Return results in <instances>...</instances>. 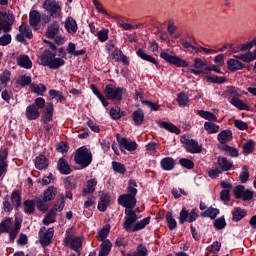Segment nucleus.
Wrapping results in <instances>:
<instances>
[{"label":"nucleus","mask_w":256,"mask_h":256,"mask_svg":"<svg viewBox=\"0 0 256 256\" xmlns=\"http://www.w3.org/2000/svg\"><path fill=\"white\" fill-rule=\"evenodd\" d=\"M118 203L121 205V207H125L123 228L125 231H127V233H135V231H141L142 229H145L149 223H151V217L149 216L135 223L138 221L141 215H137V212L133 210L135 209V205H137V198L134 196L129 194H122L118 197Z\"/></svg>","instance_id":"nucleus-1"},{"label":"nucleus","mask_w":256,"mask_h":256,"mask_svg":"<svg viewBox=\"0 0 256 256\" xmlns=\"http://www.w3.org/2000/svg\"><path fill=\"white\" fill-rule=\"evenodd\" d=\"M97 37H98L99 41H101V43H105V41H107V39H109V30H107V29L100 30L97 34Z\"/></svg>","instance_id":"nucleus-61"},{"label":"nucleus","mask_w":256,"mask_h":256,"mask_svg":"<svg viewBox=\"0 0 256 256\" xmlns=\"http://www.w3.org/2000/svg\"><path fill=\"white\" fill-rule=\"evenodd\" d=\"M236 59H240V61H243V63H251L252 61H255L256 59V50L247 52L244 54H240L238 56H235Z\"/></svg>","instance_id":"nucleus-27"},{"label":"nucleus","mask_w":256,"mask_h":256,"mask_svg":"<svg viewBox=\"0 0 256 256\" xmlns=\"http://www.w3.org/2000/svg\"><path fill=\"white\" fill-rule=\"evenodd\" d=\"M35 202L38 211H42L43 213H45V211L49 209V206L47 205L49 201L45 200L43 197L37 198Z\"/></svg>","instance_id":"nucleus-39"},{"label":"nucleus","mask_w":256,"mask_h":256,"mask_svg":"<svg viewBox=\"0 0 256 256\" xmlns=\"http://www.w3.org/2000/svg\"><path fill=\"white\" fill-rule=\"evenodd\" d=\"M114 19L116 20L118 25L122 27V29H124L125 31H131L133 29V24L123 22V18H121L120 16H115Z\"/></svg>","instance_id":"nucleus-50"},{"label":"nucleus","mask_w":256,"mask_h":256,"mask_svg":"<svg viewBox=\"0 0 256 256\" xmlns=\"http://www.w3.org/2000/svg\"><path fill=\"white\" fill-rule=\"evenodd\" d=\"M123 88L115 87L113 84L106 85L104 94L108 101H121L123 99Z\"/></svg>","instance_id":"nucleus-7"},{"label":"nucleus","mask_w":256,"mask_h":256,"mask_svg":"<svg viewBox=\"0 0 256 256\" xmlns=\"http://www.w3.org/2000/svg\"><path fill=\"white\" fill-rule=\"evenodd\" d=\"M160 57L167 63H171V65H175L176 67H187L189 65L187 61L179 58L177 55H175V52L170 50L161 52Z\"/></svg>","instance_id":"nucleus-5"},{"label":"nucleus","mask_w":256,"mask_h":256,"mask_svg":"<svg viewBox=\"0 0 256 256\" xmlns=\"http://www.w3.org/2000/svg\"><path fill=\"white\" fill-rule=\"evenodd\" d=\"M19 231H21V223L19 221L13 224V220L8 218L0 223V233H9L10 241H15Z\"/></svg>","instance_id":"nucleus-3"},{"label":"nucleus","mask_w":256,"mask_h":256,"mask_svg":"<svg viewBox=\"0 0 256 256\" xmlns=\"http://www.w3.org/2000/svg\"><path fill=\"white\" fill-rule=\"evenodd\" d=\"M65 245H68L73 251L81 249L83 242L78 236L68 235L64 240Z\"/></svg>","instance_id":"nucleus-14"},{"label":"nucleus","mask_w":256,"mask_h":256,"mask_svg":"<svg viewBox=\"0 0 256 256\" xmlns=\"http://www.w3.org/2000/svg\"><path fill=\"white\" fill-rule=\"evenodd\" d=\"M253 149H255V141L253 140H249L243 145V153L245 155L253 153Z\"/></svg>","instance_id":"nucleus-51"},{"label":"nucleus","mask_w":256,"mask_h":256,"mask_svg":"<svg viewBox=\"0 0 256 256\" xmlns=\"http://www.w3.org/2000/svg\"><path fill=\"white\" fill-rule=\"evenodd\" d=\"M95 187H97V179L92 178L87 181L86 186L83 188L82 195H89L95 193Z\"/></svg>","instance_id":"nucleus-22"},{"label":"nucleus","mask_w":256,"mask_h":256,"mask_svg":"<svg viewBox=\"0 0 256 256\" xmlns=\"http://www.w3.org/2000/svg\"><path fill=\"white\" fill-rule=\"evenodd\" d=\"M74 161L77 165H80L82 169L89 167L93 161V154L86 147H80L76 150Z\"/></svg>","instance_id":"nucleus-4"},{"label":"nucleus","mask_w":256,"mask_h":256,"mask_svg":"<svg viewBox=\"0 0 256 256\" xmlns=\"http://www.w3.org/2000/svg\"><path fill=\"white\" fill-rule=\"evenodd\" d=\"M232 215L233 221H241V219H243V217H245L247 213L241 208H234V210L232 211Z\"/></svg>","instance_id":"nucleus-45"},{"label":"nucleus","mask_w":256,"mask_h":256,"mask_svg":"<svg viewBox=\"0 0 256 256\" xmlns=\"http://www.w3.org/2000/svg\"><path fill=\"white\" fill-rule=\"evenodd\" d=\"M43 9L49 13L50 17L57 19L61 17V4L57 0H45L42 4Z\"/></svg>","instance_id":"nucleus-6"},{"label":"nucleus","mask_w":256,"mask_h":256,"mask_svg":"<svg viewBox=\"0 0 256 256\" xmlns=\"http://www.w3.org/2000/svg\"><path fill=\"white\" fill-rule=\"evenodd\" d=\"M221 173H223V171L219 168H212L208 171V175L211 179H217Z\"/></svg>","instance_id":"nucleus-63"},{"label":"nucleus","mask_w":256,"mask_h":256,"mask_svg":"<svg viewBox=\"0 0 256 256\" xmlns=\"http://www.w3.org/2000/svg\"><path fill=\"white\" fill-rule=\"evenodd\" d=\"M107 207H109V195L104 194L100 198V201L98 203V209L102 212H105L107 211Z\"/></svg>","instance_id":"nucleus-36"},{"label":"nucleus","mask_w":256,"mask_h":256,"mask_svg":"<svg viewBox=\"0 0 256 256\" xmlns=\"http://www.w3.org/2000/svg\"><path fill=\"white\" fill-rule=\"evenodd\" d=\"M58 171L62 175H69L71 173V166H69V163L65 158H60L58 160Z\"/></svg>","instance_id":"nucleus-21"},{"label":"nucleus","mask_w":256,"mask_h":256,"mask_svg":"<svg viewBox=\"0 0 256 256\" xmlns=\"http://www.w3.org/2000/svg\"><path fill=\"white\" fill-rule=\"evenodd\" d=\"M136 53L138 57H140V59H143L144 61H148V63H153V65H157V60L153 56L145 53V50L140 48L137 50Z\"/></svg>","instance_id":"nucleus-33"},{"label":"nucleus","mask_w":256,"mask_h":256,"mask_svg":"<svg viewBox=\"0 0 256 256\" xmlns=\"http://www.w3.org/2000/svg\"><path fill=\"white\" fill-rule=\"evenodd\" d=\"M217 139L221 145L229 143V141L233 139V132L230 130H223L218 134Z\"/></svg>","instance_id":"nucleus-23"},{"label":"nucleus","mask_w":256,"mask_h":256,"mask_svg":"<svg viewBox=\"0 0 256 256\" xmlns=\"http://www.w3.org/2000/svg\"><path fill=\"white\" fill-rule=\"evenodd\" d=\"M158 125L162 129H166V131H170V133H175L176 135H179L181 133L179 128H177V126H175V125H173L171 123L159 121Z\"/></svg>","instance_id":"nucleus-31"},{"label":"nucleus","mask_w":256,"mask_h":256,"mask_svg":"<svg viewBox=\"0 0 256 256\" xmlns=\"http://www.w3.org/2000/svg\"><path fill=\"white\" fill-rule=\"evenodd\" d=\"M35 200L24 201V213L31 214L35 213Z\"/></svg>","instance_id":"nucleus-44"},{"label":"nucleus","mask_w":256,"mask_h":256,"mask_svg":"<svg viewBox=\"0 0 256 256\" xmlns=\"http://www.w3.org/2000/svg\"><path fill=\"white\" fill-rule=\"evenodd\" d=\"M55 233V230L53 228H47L42 227L39 231V242L42 245V247H49L51 245V241H53V235Z\"/></svg>","instance_id":"nucleus-9"},{"label":"nucleus","mask_w":256,"mask_h":256,"mask_svg":"<svg viewBox=\"0 0 256 256\" xmlns=\"http://www.w3.org/2000/svg\"><path fill=\"white\" fill-rule=\"evenodd\" d=\"M29 22L31 27H37L41 23V13L37 10L30 11Z\"/></svg>","instance_id":"nucleus-24"},{"label":"nucleus","mask_w":256,"mask_h":256,"mask_svg":"<svg viewBox=\"0 0 256 256\" xmlns=\"http://www.w3.org/2000/svg\"><path fill=\"white\" fill-rule=\"evenodd\" d=\"M134 256H147V247L139 245L134 253Z\"/></svg>","instance_id":"nucleus-64"},{"label":"nucleus","mask_w":256,"mask_h":256,"mask_svg":"<svg viewBox=\"0 0 256 256\" xmlns=\"http://www.w3.org/2000/svg\"><path fill=\"white\" fill-rule=\"evenodd\" d=\"M182 45L188 53H199L198 47L193 46V44L187 40H183Z\"/></svg>","instance_id":"nucleus-53"},{"label":"nucleus","mask_w":256,"mask_h":256,"mask_svg":"<svg viewBox=\"0 0 256 256\" xmlns=\"http://www.w3.org/2000/svg\"><path fill=\"white\" fill-rule=\"evenodd\" d=\"M197 217H199V214L197 213V209L193 208L191 212L187 211L186 208H183L180 211L179 215V223L180 225H183V223H193V221H197Z\"/></svg>","instance_id":"nucleus-10"},{"label":"nucleus","mask_w":256,"mask_h":256,"mask_svg":"<svg viewBox=\"0 0 256 256\" xmlns=\"http://www.w3.org/2000/svg\"><path fill=\"white\" fill-rule=\"evenodd\" d=\"M30 90L32 93H36V95H44L45 91H47V88L43 84L32 83L30 85Z\"/></svg>","instance_id":"nucleus-38"},{"label":"nucleus","mask_w":256,"mask_h":256,"mask_svg":"<svg viewBox=\"0 0 256 256\" xmlns=\"http://www.w3.org/2000/svg\"><path fill=\"white\" fill-rule=\"evenodd\" d=\"M144 119H145V113L143 112V110L138 109L133 112L132 120L134 121V125H137V126L143 125Z\"/></svg>","instance_id":"nucleus-28"},{"label":"nucleus","mask_w":256,"mask_h":256,"mask_svg":"<svg viewBox=\"0 0 256 256\" xmlns=\"http://www.w3.org/2000/svg\"><path fill=\"white\" fill-rule=\"evenodd\" d=\"M55 195H57V189H55V187L50 186L45 192H44V196L42 197V199H45V201H53V199H55Z\"/></svg>","instance_id":"nucleus-35"},{"label":"nucleus","mask_w":256,"mask_h":256,"mask_svg":"<svg viewBox=\"0 0 256 256\" xmlns=\"http://www.w3.org/2000/svg\"><path fill=\"white\" fill-rule=\"evenodd\" d=\"M112 247H113V244L111 243L110 240H104L100 245L99 253L107 256L109 253H111Z\"/></svg>","instance_id":"nucleus-34"},{"label":"nucleus","mask_w":256,"mask_h":256,"mask_svg":"<svg viewBox=\"0 0 256 256\" xmlns=\"http://www.w3.org/2000/svg\"><path fill=\"white\" fill-rule=\"evenodd\" d=\"M128 195H131L132 197H137V182L135 180H130L128 182L127 187Z\"/></svg>","instance_id":"nucleus-47"},{"label":"nucleus","mask_w":256,"mask_h":256,"mask_svg":"<svg viewBox=\"0 0 256 256\" xmlns=\"http://www.w3.org/2000/svg\"><path fill=\"white\" fill-rule=\"evenodd\" d=\"M122 115H123V111H121V108L119 107L111 108L110 116L112 117V119H115V120L121 119Z\"/></svg>","instance_id":"nucleus-56"},{"label":"nucleus","mask_w":256,"mask_h":256,"mask_svg":"<svg viewBox=\"0 0 256 256\" xmlns=\"http://www.w3.org/2000/svg\"><path fill=\"white\" fill-rule=\"evenodd\" d=\"M180 165H182V167H185L186 169H193V167H195V163L185 158L180 159Z\"/></svg>","instance_id":"nucleus-62"},{"label":"nucleus","mask_w":256,"mask_h":256,"mask_svg":"<svg viewBox=\"0 0 256 256\" xmlns=\"http://www.w3.org/2000/svg\"><path fill=\"white\" fill-rule=\"evenodd\" d=\"M230 103L231 105L237 107V109H240L241 111H249V107L247 106V104L243 103V101H241L240 99L233 98L230 101Z\"/></svg>","instance_id":"nucleus-43"},{"label":"nucleus","mask_w":256,"mask_h":256,"mask_svg":"<svg viewBox=\"0 0 256 256\" xmlns=\"http://www.w3.org/2000/svg\"><path fill=\"white\" fill-rule=\"evenodd\" d=\"M40 63L43 65V67L57 70L65 65V60H63V58L57 57V55L51 50H45L40 56Z\"/></svg>","instance_id":"nucleus-2"},{"label":"nucleus","mask_w":256,"mask_h":256,"mask_svg":"<svg viewBox=\"0 0 256 256\" xmlns=\"http://www.w3.org/2000/svg\"><path fill=\"white\" fill-rule=\"evenodd\" d=\"M166 222L170 231H173V229H177V221L175 220V218H173V213H166Z\"/></svg>","instance_id":"nucleus-42"},{"label":"nucleus","mask_w":256,"mask_h":256,"mask_svg":"<svg viewBox=\"0 0 256 256\" xmlns=\"http://www.w3.org/2000/svg\"><path fill=\"white\" fill-rule=\"evenodd\" d=\"M239 180L242 183H247V181H249V167L248 166L242 167V172L239 175Z\"/></svg>","instance_id":"nucleus-54"},{"label":"nucleus","mask_w":256,"mask_h":256,"mask_svg":"<svg viewBox=\"0 0 256 256\" xmlns=\"http://www.w3.org/2000/svg\"><path fill=\"white\" fill-rule=\"evenodd\" d=\"M31 84V76L21 75L16 79V85L18 87H27V85Z\"/></svg>","instance_id":"nucleus-40"},{"label":"nucleus","mask_w":256,"mask_h":256,"mask_svg":"<svg viewBox=\"0 0 256 256\" xmlns=\"http://www.w3.org/2000/svg\"><path fill=\"white\" fill-rule=\"evenodd\" d=\"M11 202L15 207H21V193L19 191L12 192Z\"/></svg>","instance_id":"nucleus-48"},{"label":"nucleus","mask_w":256,"mask_h":256,"mask_svg":"<svg viewBox=\"0 0 256 256\" xmlns=\"http://www.w3.org/2000/svg\"><path fill=\"white\" fill-rule=\"evenodd\" d=\"M112 169L116 172V173H120L121 175L125 174V166L119 162H112Z\"/></svg>","instance_id":"nucleus-58"},{"label":"nucleus","mask_w":256,"mask_h":256,"mask_svg":"<svg viewBox=\"0 0 256 256\" xmlns=\"http://www.w3.org/2000/svg\"><path fill=\"white\" fill-rule=\"evenodd\" d=\"M0 81L2 85H7L9 81H11V71L5 70L1 75H0Z\"/></svg>","instance_id":"nucleus-57"},{"label":"nucleus","mask_w":256,"mask_h":256,"mask_svg":"<svg viewBox=\"0 0 256 256\" xmlns=\"http://www.w3.org/2000/svg\"><path fill=\"white\" fill-rule=\"evenodd\" d=\"M60 31L61 26L59 25V22L54 21L47 27L46 37L48 39H55V37L59 35Z\"/></svg>","instance_id":"nucleus-17"},{"label":"nucleus","mask_w":256,"mask_h":256,"mask_svg":"<svg viewBox=\"0 0 256 256\" xmlns=\"http://www.w3.org/2000/svg\"><path fill=\"white\" fill-rule=\"evenodd\" d=\"M160 164L164 171H171L175 167V160L171 157H166L161 160Z\"/></svg>","instance_id":"nucleus-32"},{"label":"nucleus","mask_w":256,"mask_h":256,"mask_svg":"<svg viewBox=\"0 0 256 256\" xmlns=\"http://www.w3.org/2000/svg\"><path fill=\"white\" fill-rule=\"evenodd\" d=\"M50 97H54V99L58 100L60 103L65 101V96H63V92L57 90H50L49 91Z\"/></svg>","instance_id":"nucleus-55"},{"label":"nucleus","mask_w":256,"mask_h":256,"mask_svg":"<svg viewBox=\"0 0 256 256\" xmlns=\"http://www.w3.org/2000/svg\"><path fill=\"white\" fill-rule=\"evenodd\" d=\"M11 34L6 33L0 37V45L1 47H7L11 43Z\"/></svg>","instance_id":"nucleus-59"},{"label":"nucleus","mask_w":256,"mask_h":256,"mask_svg":"<svg viewBox=\"0 0 256 256\" xmlns=\"http://www.w3.org/2000/svg\"><path fill=\"white\" fill-rule=\"evenodd\" d=\"M197 115H199V117H202V119H205L208 122H217V117L215 116V114H213L210 111H205V110H197Z\"/></svg>","instance_id":"nucleus-30"},{"label":"nucleus","mask_w":256,"mask_h":256,"mask_svg":"<svg viewBox=\"0 0 256 256\" xmlns=\"http://www.w3.org/2000/svg\"><path fill=\"white\" fill-rule=\"evenodd\" d=\"M227 67L229 71H239L241 69H245V64L237 59H230L227 62Z\"/></svg>","instance_id":"nucleus-25"},{"label":"nucleus","mask_w":256,"mask_h":256,"mask_svg":"<svg viewBox=\"0 0 256 256\" xmlns=\"http://www.w3.org/2000/svg\"><path fill=\"white\" fill-rule=\"evenodd\" d=\"M64 28L66 29L69 35H75L79 30V26L77 25V20L75 18L68 16L64 21Z\"/></svg>","instance_id":"nucleus-15"},{"label":"nucleus","mask_w":256,"mask_h":256,"mask_svg":"<svg viewBox=\"0 0 256 256\" xmlns=\"http://www.w3.org/2000/svg\"><path fill=\"white\" fill-rule=\"evenodd\" d=\"M17 64L23 69H31L33 67V62L31 61V58H29L25 54L18 56Z\"/></svg>","instance_id":"nucleus-19"},{"label":"nucleus","mask_w":256,"mask_h":256,"mask_svg":"<svg viewBox=\"0 0 256 256\" xmlns=\"http://www.w3.org/2000/svg\"><path fill=\"white\" fill-rule=\"evenodd\" d=\"M34 164L36 169H47V167H49V161L47 160V157H45V155H40L38 157L35 158L34 160Z\"/></svg>","instance_id":"nucleus-26"},{"label":"nucleus","mask_w":256,"mask_h":256,"mask_svg":"<svg viewBox=\"0 0 256 256\" xmlns=\"http://www.w3.org/2000/svg\"><path fill=\"white\" fill-rule=\"evenodd\" d=\"M25 115L28 121H35V119H39V117H41V112H39V109L35 104H30L26 108Z\"/></svg>","instance_id":"nucleus-18"},{"label":"nucleus","mask_w":256,"mask_h":256,"mask_svg":"<svg viewBox=\"0 0 256 256\" xmlns=\"http://www.w3.org/2000/svg\"><path fill=\"white\" fill-rule=\"evenodd\" d=\"M117 142L120 149H126V151H137V142L131 141L125 137H119L117 134Z\"/></svg>","instance_id":"nucleus-13"},{"label":"nucleus","mask_w":256,"mask_h":256,"mask_svg":"<svg viewBox=\"0 0 256 256\" xmlns=\"http://www.w3.org/2000/svg\"><path fill=\"white\" fill-rule=\"evenodd\" d=\"M205 71H207V62H203L201 58H195L192 73H194V75H201V73H205Z\"/></svg>","instance_id":"nucleus-16"},{"label":"nucleus","mask_w":256,"mask_h":256,"mask_svg":"<svg viewBox=\"0 0 256 256\" xmlns=\"http://www.w3.org/2000/svg\"><path fill=\"white\" fill-rule=\"evenodd\" d=\"M182 143L185 144V149L188 153H201L203 151V146L199 145L197 140L193 139H181Z\"/></svg>","instance_id":"nucleus-12"},{"label":"nucleus","mask_w":256,"mask_h":256,"mask_svg":"<svg viewBox=\"0 0 256 256\" xmlns=\"http://www.w3.org/2000/svg\"><path fill=\"white\" fill-rule=\"evenodd\" d=\"M217 163L222 172L233 169V162L229 161L226 157H218Z\"/></svg>","instance_id":"nucleus-20"},{"label":"nucleus","mask_w":256,"mask_h":256,"mask_svg":"<svg viewBox=\"0 0 256 256\" xmlns=\"http://www.w3.org/2000/svg\"><path fill=\"white\" fill-rule=\"evenodd\" d=\"M14 23L15 16L13 15V13H0V31H3L4 33H9Z\"/></svg>","instance_id":"nucleus-8"},{"label":"nucleus","mask_w":256,"mask_h":256,"mask_svg":"<svg viewBox=\"0 0 256 256\" xmlns=\"http://www.w3.org/2000/svg\"><path fill=\"white\" fill-rule=\"evenodd\" d=\"M234 195L236 199H242V201H251L253 199V191L245 190L243 185H239L234 189Z\"/></svg>","instance_id":"nucleus-11"},{"label":"nucleus","mask_w":256,"mask_h":256,"mask_svg":"<svg viewBox=\"0 0 256 256\" xmlns=\"http://www.w3.org/2000/svg\"><path fill=\"white\" fill-rule=\"evenodd\" d=\"M219 125L215 124V122H205L204 123V130L206 131L207 135H215L219 131Z\"/></svg>","instance_id":"nucleus-29"},{"label":"nucleus","mask_w":256,"mask_h":256,"mask_svg":"<svg viewBox=\"0 0 256 256\" xmlns=\"http://www.w3.org/2000/svg\"><path fill=\"white\" fill-rule=\"evenodd\" d=\"M19 32L25 35L27 39H33V30L27 24L22 23L19 26Z\"/></svg>","instance_id":"nucleus-41"},{"label":"nucleus","mask_w":256,"mask_h":256,"mask_svg":"<svg viewBox=\"0 0 256 256\" xmlns=\"http://www.w3.org/2000/svg\"><path fill=\"white\" fill-rule=\"evenodd\" d=\"M111 230V226L105 225L99 232H98V239L99 241H105L107 237H109V231Z\"/></svg>","instance_id":"nucleus-46"},{"label":"nucleus","mask_w":256,"mask_h":256,"mask_svg":"<svg viewBox=\"0 0 256 256\" xmlns=\"http://www.w3.org/2000/svg\"><path fill=\"white\" fill-rule=\"evenodd\" d=\"M177 101L181 107H185L189 103V96L187 95V93L182 92L178 95Z\"/></svg>","instance_id":"nucleus-52"},{"label":"nucleus","mask_w":256,"mask_h":256,"mask_svg":"<svg viewBox=\"0 0 256 256\" xmlns=\"http://www.w3.org/2000/svg\"><path fill=\"white\" fill-rule=\"evenodd\" d=\"M201 217H209V219H215L219 215V209L209 207L206 211L202 212Z\"/></svg>","instance_id":"nucleus-37"},{"label":"nucleus","mask_w":256,"mask_h":256,"mask_svg":"<svg viewBox=\"0 0 256 256\" xmlns=\"http://www.w3.org/2000/svg\"><path fill=\"white\" fill-rule=\"evenodd\" d=\"M55 217H57L55 210H50V212L43 219L44 225H51V223H55Z\"/></svg>","instance_id":"nucleus-49"},{"label":"nucleus","mask_w":256,"mask_h":256,"mask_svg":"<svg viewBox=\"0 0 256 256\" xmlns=\"http://www.w3.org/2000/svg\"><path fill=\"white\" fill-rule=\"evenodd\" d=\"M226 225H227V222H225L224 217H220L214 221L215 229H218V230L225 229Z\"/></svg>","instance_id":"nucleus-60"}]
</instances>
